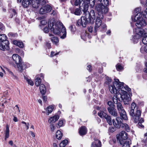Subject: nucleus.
I'll return each mask as SVG.
<instances>
[{
	"mask_svg": "<svg viewBox=\"0 0 147 147\" xmlns=\"http://www.w3.org/2000/svg\"><path fill=\"white\" fill-rule=\"evenodd\" d=\"M124 85V84L123 82H120L118 79H116L113 84L109 86V89L111 93L115 94L116 93L117 91L120 92L122 94H121L119 93L118 95H119L123 100L125 105H128L129 103L131 98L126 91L129 92L131 91V89L127 86H125Z\"/></svg>",
	"mask_w": 147,
	"mask_h": 147,
	"instance_id": "obj_1",
	"label": "nucleus"
},
{
	"mask_svg": "<svg viewBox=\"0 0 147 147\" xmlns=\"http://www.w3.org/2000/svg\"><path fill=\"white\" fill-rule=\"evenodd\" d=\"M48 25L51 31L54 34H59L60 33V38L62 39H64L66 37V29L61 22H57L55 24L53 22L51 23L49 21Z\"/></svg>",
	"mask_w": 147,
	"mask_h": 147,
	"instance_id": "obj_2",
	"label": "nucleus"
},
{
	"mask_svg": "<svg viewBox=\"0 0 147 147\" xmlns=\"http://www.w3.org/2000/svg\"><path fill=\"white\" fill-rule=\"evenodd\" d=\"M12 58L13 60L15 62L19 71L22 72L23 70L25 69L27 67L25 63L22 62L21 57L17 54H13Z\"/></svg>",
	"mask_w": 147,
	"mask_h": 147,
	"instance_id": "obj_3",
	"label": "nucleus"
},
{
	"mask_svg": "<svg viewBox=\"0 0 147 147\" xmlns=\"http://www.w3.org/2000/svg\"><path fill=\"white\" fill-rule=\"evenodd\" d=\"M141 13H138L135 16L134 18L132 17V20L136 22L135 25L138 28H144L146 25L147 23L146 21L144 19V18L140 16Z\"/></svg>",
	"mask_w": 147,
	"mask_h": 147,
	"instance_id": "obj_4",
	"label": "nucleus"
},
{
	"mask_svg": "<svg viewBox=\"0 0 147 147\" xmlns=\"http://www.w3.org/2000/svg\"><path fill=\"white\" fill-rule=\"evenodd\" d=\"M135 107H131V109L129 111V115L132 117V119L134 120V122L136 123L139 121L140 118L141 112L140 110H137L134 113V109Z\"/></svg>",
	"mask_w": 147,
	"mask_h": 147,
	"instance_id": "obj_5",
	"label": "nucleus"
},
{
	"mask_svg": "<svg viewBox=\"0 0 147 147\" xmlns=\"http://www.w3.org/2000/svg\"><path fill=\"white\" fill-rule=\"evenodd\" d=\"M135 107H131V109L129 111V115L132 117V119L134 120V122L136 123L139 121L140 118L141 112L140 110H137L134 113V109Z\"/></svg>",
	"mask_w": 147,
	"mask_h": 147,
	"instance_id": "obj_6",
	"label": "nucleus"
},
{
	"mask_svg": "<svg viewBox=\"0 0 147 147\" xmlns=\"http://www.w3.org/2000/svg\"><path fill=\"white\" fill-rule=\"evenodd\" d=\"M103 18V15L101 12H100L98 15H96V19L95 21V23L94 26V31L96 32L99 29L102 24L101 19Z\"/></svg>",
	"mask_w": 147,
	"mask_h": 147,
	"instance_id": "obj_7",
	"label": "nucleus"
},
{
	"mask_svg": "<svg viewBox=\"0 0 147 147\" xmlns=\"http://www.w3.org/2000/svg\"><path fill=\"white\" fill-rule=\"evenodd\" d=\"M85 16L86 17L89 23L91 24L94 23V21L96 17L94 11L92 9L90 11V12H87Z\"/></svg>",
	"mask_w": 147,
	"mask_h": 147,
	"instance_id": "obj_8",
	"label": "nucleus"
},
{
	"mask_svg": "<svg viewBox=\"0 0 147 147\" xmlns=\"http://www.w3.org/2000/svg\"><path fill=\"white\" fill-rule=\"evenodd\" d=\"M117 107L120 117L124 120H127L128 119L126 112L124 109L121 103L118 102L117 104Z\"/></svg>",
	"mask_w": 147,
	"mask_h": 147,
	"instance_id": "obj_9",
	"label": "nucleus"
},
{
	"mask_svg": "<svg viewBox=\"0 0 147 147\" xmlns=\"http://www.w3.org/2000/svg\"><path fill=\"white\" fill-rule=\"evenodd\" d=\"M127 134L124 131H121L117 136V139L119 143L122 145L128 140Z\"/></svg>",
	"mask_w": 147,
	"mask_h": 147,
	"instance_id": "obj_10",
	"label": "nucleus"
},
{
	"mask_svg": "<svg viewBox=\"0 0 147 147\" xmlns=\"http://www.w3.org/2000/svg\"><path fill=\"white\" fill-rule=\"evenodd\" d=\"M88 23L86 17L82 16L80 19L78 20L76 25V26H82L83 27H86V24Z\"/></svg>",
	"mask_w": 147,
	"mask_h": 147,
	"instance_id": "obj_11",
	"label": "nucleus"
},
{
	"mask_svg": "<svg viewBox=\"0 0 147 147\" xmlns=\"http://www.w3.org/2000/svg\"><path fill=\"white\" fill-rule=\"evenodd\" d=\"M122 119L119 117H118L116 118V120L113 119L112 122L113 125L117 128H120L121 127L123 123L122 122Z\"/></svg>",
	"mask_w": 147,
	"mask_h": 147,
	"instance_id": "obj_12",
	"label": "nucleus"
},
{
	"mask_svg": "<svg viewBox=\"0 0 147 147\" xmlns=\"http://www.w3.org/2000/svg\"><path fill=\"white\" fill-rule=\"evenodd\" d=\"M107 6H103L101 5H98L96 7V9L98 11V14L101 12L102 13H106L108 11V8Z\"/></svg>",
	"mask_w": 147,
	"mask_h": 147,
	"instance_id": "obj_13",
	"label": "nucleus"
},
{
	"mask_svg": "<svg viewBox=\"0 0 147 147\" xmlns=\"http://www.w3.org/2000/svg\"><path fill=\"white\" fill-rule=\"evenodd\" d=\"M52 7L49 5H47L41 7L39 11L40 14H45L50 11L52 10Z\"/></svg>",
	"mask_w": 147,
	"mask_h": 147,
	"instance_id": "obj_14",
	"label": "nucleus"
},
{
	"mask_svg": "<svg viewBox=\"0 0 147 147\" xmlns=\"http://www.w3.org/2000/svg\"><path fill=\"white\" fill-rule=\"evenodd\" d=\"M9 42L7 40L0 43V49L4 51L5 49L8 50L9 49Z\"/></svg>",
	"mask_w": 147,
	"mask_h": 147,
	"instance_id": "obj_15",
	"label": "nucleus"
},
{
	"mask_svg": "<svg viewBox=\"0 0 147 147\" xmlns=\"http://www.w3.org/2000/svg\"><path fill=\"white\" fill-rule=\"evenodd\" d=\"M101 142L97 139H94V141L91 144V147H101Z\"/></svg>",
	"mask_w": 147,
	"mask_h": 147,
	"instance_id": "obj_16",
	"label": "nucleus"
},
{
	"mask_svg": "<svg viewBox=\"0 0 147 147\" xmlns=\"http://www.w3.org/2000/svg\"><path fill=\"white\" fill-rule=\"evenodd\" d=\"M108 111L109 113L111 115L117 117L118 115V113L116 110L115 109V107H112L111 108H108Z\"/></svg>",
	"mask_w": 147,
	"mask_h": 147,
	"instance_id": "obj_17",
	"label": "nucleus"
},
{
	"mask_svg": "<svg viewBox=\"0 0 147 147\" xmlns=\"http://www.w3.org/2000/svg\"><path fill=\"white\" fill-rule=\"evenodd\" d=\"M87 129L84 126H82L79 129V133L80 136H83L86 134L87 133Z\"/></svg>",
	"mask_w": 147,
	"mask_h": 147,
	"instance_id": "obj_18",
	"label": "nucleus"
},
{
	"mask_svg": "<svg viewBox=\"0 0 147 147\" xmlns=\"http://www.w3.org/2000/svg\"><path fill=\"white\" fill-rule=\"evenodd\" d=\"M71 12V13L74 14L76 15H80L82 14L81 9L79 8H77L74 9L73 8L70 9Z\"/></svg>",
	"mask_w": 147,
	"mask_h": 147,
	"instance_id": "obj_19",
	"label": "nucleus"
},
{
	"mask_svg": "<svg viewBox=\"0 0 147 147\" xmlns=\"http://www.w3.org/2000/svg\"><path fill=\"white\" fill-rule=\"evenodd\" d=\"M82 5V6H80V8L84 12V14H85V16L87 12L88 11H87L88 9V4L85 3H83Z\"/></svg>",
	"mask_w": 147,
	"mask_h": 147,
	"instance_id": "obj_20",
	"label": "nucleus"
},
{
	"mask_svg": "<svg viewBox=\"0 0 147 147\" xmlns=\"http://www.w3.org/2000/svg\"><path fill=\"white\" fill-rule=\"evenodd\" d=\"M59 118V116L58 115H56L53 117H51L49 120V122L50 123L53 124L57 121Z\"/></svg>",
	"mask_w": 147,
	"mask_h": 147,
	"instance_id": "obj_21",
	"label": "nucleus"
},
{
	"mask_svg": "<svg viewBox=\"0 0 147 147\" xmlns=\"http://www.w3.org/2000/svg\"><path fill=\"white\" fill-rule=\"evenodd\" d=\"M32 0H23L22 5L25 8L28 7L30 5Z\"/></svg>",
	"mask_w": 147,
	"mask_h": 147,
	"instance_id": "obj_22",
	"label": "nucleus"
},
{
	"mask_svg": "<svg viewBox=\"0 0 147 147\" xmlns=\"http://www.w3.org/2000/svg\"><path fill=\"white\" fill-rule=\"evenodd\" d=\"M32 7L34 8H38L40 5V1L39 0H32L31 2Z\"/></svg>",
	"mask_w": 147,
	"mask_h": 147,
	"instance_id": "obj_23",
	"label": "nucleus"
},
{
	"mask_svg": "<svg viewBox=\"0 0 147 147\" xmlns=\"http://www.w3.org/2000/svg\"><path fill=\"white\" fill-rule=\"evenodd\" d=\"M116 94V95H114L113 97V101L114 103L117 104L118 103V100L120 101V96L119 95H118V94H119L118 93H117V92L116 93H115L114 94Z\"/></svg>",
	"mask_w": 147,
	"mask_h": 147,
	"instance_id": "obj_24",
	"label": "nucleus"
},
{
	"mask_svg": "<svg viewBox=\"0 0 147 147\" xmlns=\"http://www.w3.org/2000/svg\"><path fill=\"white\" fill-rule=\"evenodd\" d=\"M40 93L42 95H44L46 92V88L44 84H40Z\"/></svg>",
	"mask_w": 147,
	"mask_h": 147,
	"instance_id": "obj_25",
	"label": "nucleus"
},
{
	"mask_svg": "<svg viewBox=\"0 0 147 147\" xmlns=\"http://www.w3.org/2000/svg\"><path fill=\"white\" fill-rule=\"evenodd\" d=\"M13 44L16 45L18 46L20 48H23L24 46V44L22 42H20L17 40H14L13 41Z\"/></svg>",
	"mask_w": 147,
	"mask_h": 147,
	"instance_id": "obj_26",
	"label": "nucleus"
},
{
	"mask_svg": "<svg viewBox=\"0 0 147 147\" xmlns=\"http://www.w3.org/2000/svg\"><path fill=\"white\" fill-rule=\"evenodd\" d=\"M142 31V29L138 27L135 28V32L136 33L140 36H142L143 33Z\"/></svg>",
	"mask_w": 147,
	"mask_h": 147,
	"instance_id": "obj_27",
	"label": "nucleus"
},
{
	"mask_svg": "<svg viewBox=\"0 0 147 147\" xmlns=\"http://www.w3.org/2000/svg\"><path fill=\"white\" fill-rule=\"evenodd\" d=\"M101 3L98 5H101L103 6H108L109 4V1L108 0H98Z\"/></svg>",
	"mask_w": 147,
	"mask_h": 147,
	"instance_id": "obj_28",
	"label": "nucleus"
},
{
	"mask_svg": "<svg viewBox=\"0 0 147 147\" xmlns=\"http://www.w3.org/2000/svg\"><path fill=\"white\" fill-rule=\"evenodd\" d=\"M63 136L62 133L59 130L57 131L56 134V137L59 140H60Z\"/></svg>",
	"mask_w": 147,
	"mask_h": 147,
	"instance_id": "obj_29",
	"label": "nucleus"
},
{
	"mask_svg": "<svg viewBox=\"0 0 147 147\" xmlns=\"http://www.w3.org/2000/svg\"><path fill=\"white\" fill-rule=\"evenodd\" d=\"M121 127L124 128L127 132L130 131V128L128 125L126 123H123Z\"/></svg>",
	"mask_w": 147,
	"mask_h": 147,
	"instance_id": "obj_30",
	"label": "nucleus"
},
{
	"mask_svg": "<svg viewBox=\"0 0 147 147\" xmlns=\"http://www.w3.org/2000/svg\"><path fill=\"white\" fill-rule=\"evenodd\" d=\"M6 131H5V140H6L7 138H8L9 136V126L8 125H6Z\"/></svg>",
	"mask_w": 147,
	"mask_h": 147,
	"instance_id": "obj_31",
	"label": "nucleus"
},
{
	"mask_svg": "<svg viewBox=\"0 0 147 147\" xmlns=\"http://www.w3.org/2000/svg\"><path fill=\"white\" fill-rule=\"evenodd\" d=\"M116 79H115L114 81L113 82V83L112 84H110L111 82V78L108 77H106V81L105 82V84L107 85H109V88L110 86L112 85L113 84V83L115 82V80Z\"/></svg>",
	"mask_w": 147,
	"mask_h": 147,
	"instance_id": "obj_32",
	"label": "nucleus"
},
{
	"mask_svg": "<svg viewBox=\"0 0 147 147\" xmlns=\"http://www.w3.org/2000/svg\"><path fill=\"white\" fill-rule=\"evenodd\" d=\"M98 115L100 117L104 118L106 117L107 115L106 113L104 112L103 111H100L98 113Z\"/></svg>",
	"mask_w": 147,
	"mask_h": 147,
	"instance_id": "obj_33",
	"label": "nucleus"
},
{
	"mask_svg": "<svg viewBox=\"0 0 147 147\" xmlns=\"http://www.w3.org/2000/svg\"><path fill=\"white\" fill-rule=\"evenodd\" d=\"M130 143L131 144L130 140H127L123 144H122L123 145L122 147H130Z\"/></svg>",
	"mask_w": 147,
	"mask_h": 147,
	"instance_id": "obj_34",
	"label": "nucleus"
},
{
	"mask_svg": "<svg viewBox=\"0 0 147 147\" xmlns=\"http://www.w3.org/2000/svg\"><path fill=\"white\" fill-rule=\"evenodd\" d=\"M68 141L67 140L62 141L59 144L60 147H65L67 144Z\"/></svg>",
	"mask_w": 147,
	"mask_h": 147,
	"instance_id": "obj_35",
	"label": "nucleus"
},
{
	"mask_svg": "<svg viewBox=\"0 0 147 147\" xmlns=\"http://www.w3.org/2000/svg\"><path fill=\"white\" fill-rule=\"evenodd\" d=\"M51 40L53 43L57 45L59 42V40L58 38L57 37H53L51 38Z\"/></svg>",
	"mask_w": 147,
	"mask_h": 147,
	"instance_id": "obj_36",
	"label": "nucleus"
},
{
	"mask_svg": "<svg viewBox=\"0 0 147 147\" xmlns=\"http://www.w3.org/2000/svg\"><path fill=\"white\" fill-rule=\"evenodd\" d=\"M105 119H106L107 122L108 124L110 125H112V119L110 116L108 115H107V117L105 118Z\"/></svg>",
	"mask_w": 147,
	"mask_h": 147,
	"instance_id": "obj_37",
	"label": "nucleus"
},
{
	"mask_svg": "<svg viewBox=\"0 0 147 147\" xmlns=\"http://www.w3.org/2000/svg\"><path fill=\"white\" fill-rule=\"evenodd\" d=\"M140 51L142 53H147V45L142 46L140 48Z\"/></svg>",
	"mask_w": 147,
	"mask_h": 147,
	"instance_id": "obj_38",
	"label": "nucleus"
},
{
	"mask_svg": "<svg viewBox=\"0 0 147 147\" xmlns=\"http://www.w3.org/2000/svg\"><path fill=\"white\" fill-rule=\"evenodd\" d=\"M139 13H141V15L140 16L141 17L144 18H147V8L145 10L142 12H139Z\"/></svg>",
	"mask_w": 147,
	"mask_h": 147,
	"instance_id": "obj_39",
	"label": "nucleus"
},
{
	"mask_svg": "<svg viewBox=\"0 0 147 147\" xmlns=\"http://www.w3.org/2000/svg\"><path fill=\"white\" fill-rule=\"evenodd\" d=\"M53 107L52 106H49L47 108L46 111L47 113V114L49 115L50 113H51L53 109Z\"/></svg>",
	"mask_w": 147,
	"mask_h": 147,
	"instance_id": "obj_40",
	"label": "nucleus"
},
{
	"mask_svg": "<svg viewBox=\"0 0 147 147\" xmlns=\"http://www.w3.org/2000/svg\"><path fill=\"white\" fill-rule=\"evenodd\" d=\"M7 37L5 34H0V41L1 42L7 40Z\"/></svg>",
	"mask_w": 147,
	"mask_h": 147,
	"instance_id": "obj_41",
	"label": "nucleus"
},
{
	"mask_svg": "<svg viewBox=\"0 0 147 147\" xmlns=\"http://www.w3.org/2000/svg\"><path fill=\"white\" fill-rule=\"evenodd\" d=\"M35 84L37 86H38L40 85L41 83V79L40 78H37L35 79Z\"/></svg>",
	"mask_w": 147,
	"mask_h": 147,
	"instance_id": "obj_42",
	"label": "nucleus"
},
{
	"mask_svg": "<svg viewBox=\"0 0 147 147\" xmlns=\"http://www.w3.org/2000/svg\"><path fill=\"white\" fill-rule=\"evenodd\" d=\"M6 69L8 71L9 74L12 78L13 79H15L17 78L16 76L13 74V73L11 71H10L9 69L7 68H6Z\"/></svg>",
	"mask_w": 147,
	"mask_h": 147,
	"instance_id": "obj_43",
	"label": "nucleus"
},
{
	"mask_svg": "<svg viewBox=\"0 0 147 147\" xmlns=\"http://www.w3.org/2000/svg\"><path fill=\"white\" fill-rule=\"evenodd\" d=\"M116 69L118 71H120L123 69V67L121 64H117L116 66Z\"/></svg>",
	"mask_w": 147,
	"mask_h": 147,
	"instance_id": "obj_44",
	"label": "nucleus"
},
{
	"mask_svg": "<svg viewBox=\"0 0 147 147\" xmlns=\"http://www.w3.org/2000/svg\"><path fill=\"white\" fill-rule=\"evenodd\" d=\"M107 104L109 106L108 108H111L112 107H114L115 105L111 101H109L107 102Z\"/></svg>",
	"mask_w": 147,
	"mask_h": 147,
	"instance_id": "obj_45",
	"label": "nucleus"
},
{
	"mask_svg": "<svg viewBox=\"0 0 147 147\" xmlns=\"http://www.w3.org/2000/svg\"><path fill=\"white\" fill-rule=\"evenodd\" d=\"M63 122L62 120H59V122L57 124V128H60V127H62L63 126Z\"/></svg>",
	"mask_w": 147,
	"mask_h": 147,
	"instance_id": "obj_46",
	"label": "nucleus"
},
{
	"mask_svg": "<svg viewBox=\"0 0 147 147\" xmlns=\"http://www.w3.org/2000/svg\"><path fill=\"white\" fill-rule=\"evenodd\" d=\"M25 79L26 80L28 84L32 86L33 85L34 83L31 80L26 78H25Z\"/></svg>",
	"mask_w": 147,
	"mask_h": 147,
	"instance_id": "obj_47",
	"label": "nucleus"
},
{
	"mask_svg": "<svg viewBox=\"0 0 147 147\" xmlns=\"http://www.w3.org/2000/svg\"><path fill=\"white\" fill-rule=\"evenodd\" d=\"M69 29L72 32H74L76 30L75 26L74 25H71L69 27Z\"/></svg>",
	"mask_w": 147,
	"mask_h": 147,
	"instance_id": "obj_48",
	"label": "nucleus"
},
{
	"mask_svg": "<svg viewBox=\"0 0 147 147\" xmlns=\"http://www.w3.org/2000/svg\"><path fill=\"white\" fill-rule=\"evenodd\" d=\"M88 1L89 2L90 6L92 7H93L94 6L95 2V0H89Z\"/></svg>",
	"mask_w": 147,
	"mask_h": 147,
	"instance_id": "obj_49",
	"label": "nucleus"
},
{
	"mask_svg": "<svg viewBox=\"0 0 147 147\" xmlns=\"http://www.w3.org/2000/svg\"><path fill=\"white\" fill-rule=\"evenodd\" d=\"M22 123L24 124V126L26 127L27 129H29V123H26L24 121H22Z\"/></svg>",
	"mask_w": 147,
	"mask_h": 147,
	"instance_id": "obj_50",
	"label": "nucleus"
},
{
	"mask_svg": "<svg viewBox=\"0 0 147 147\" xmlns=\"http://www.w3.org/2000/svg\"><path fill=\"white\" fill-rule=\"evenodd\" d=\"M100 27L103 30H105L107 29V26L106 24L104 23H102L100 26Z\"/></svg>",
	"mask_w": 147,
	"mask_h": 147,
	"instance_id": "obj_51",
	"label": "nucleus"
},
{
	"mask_svg": "<svg viewBox=\"0 0 147 147\" xmlns=\"http://www.w3.org/2000/svg\"><path fill=\"white\" fill-rule=\"evenodd\" d=\"M142 32L143 34H142V36H147V29L145 28L144 30L142 29Z\"/></svg>",
	"mask_w": 147,
	"mask_h": 147,
	"instance_id": "obj_52",
	"label": "nucleus"
},
{
	"mask_svg": "<svg viewBox=\"0 0 147 147\" xmlns=\"http://www.w3.org/2000/svg\"><path fill=\"white\" fill-rule=\"evenodd\" d=\"M142 42L144 44H147V36H146L143 38L142 39Z\"/></svg>",
	"mask_w": 147,
	"mask_h": 147,
	"instance_id": "obj_53",
	"label": "nucleus"
},
{
	"mask_svg": "<svg viewBox=\"0 0 147 147\" xmlns=\"http://www.w3.org/2000/svg\"><path fill=\"white\" fill-rule=\"evenodd\" d=\"M81 0H76L74 3V5L76 6L80 5L81 2Z\"/></svg>",
	"mask_w": 147,
	"mask_h": 147,
	"instance_id": "obj_54",
	"label": "nucleus"
},
{
	"mask_svg": "<svg viewBox=\"0 0 147 147\" xmlns=\"http://www.w3.org/2000/svg\"><path fill=\"white\" fill-rule=\"evenodd\" d=\"M88 31L90 32H92L93 30V26H90L88 28Z\"/></svg>",
	"mask_w": 147,
	"mask_h": 147,
	"instance_id": "obj_55",
	"label": "nucleus"
},
{
	"mask_svg": "<svg viewBox=\"0 0 147 147\" xmlns=\"http://www.w3.org/2000/svg\"><path fill=\"white\" fill-rule=\"evenodd\" d=\"M59 53V52L55 53V52L52 51L51 52V57H53L54 56H55L58 54Z\"/></svg>",
	"mask_w": 147,
	"mask_h": 147,
	"instance_id": "obj_56",
	"label": "nucleus"
},
{
	"mask_svg": "<svg viewBox=\"0 0 147 147\" xmlns=\"http://www.w3.org/2000/svg\"><path fill=\"white\" fill-rule=\"evenodd\" d=\"M16 35V34L12 33H9L8 34V36L9 37H15Z\"/></svg>",
	"mask_w": 147,
	"mask_h": 147,
	"instance_id": "obj_57",
	"label": "nucleus"
},
{
	"mask_svg": "<svg viewBox=\"0 0 147 147\" xmlns=\"http://www.w3.org/2000/svg\"><path fill=\"white\" fill-rule=\"evenodd\" d=\"M40 23L42 25H45L47 24V22L46 20H43L41 21Z\"/></svg>",
	"mask_w": 147,
	"mask_h": 147,
	"instance_id": "obj_58",
	"label": "nucleus"
},
{
	"mask_svg": "<svg viewBox=\"0 0 147 147\" xmlns=\"http://www.w3.org/2000/svg\"><path fill=\"white\" fill-rule=\"evenodd\" d=\"M0 29L2 30H5V27L1 22H0Z\"/></svg>",
	"mask_w": 147,
	"mask_h": 147,
	"instance_id": "obj_59",
	"label": "nucleus"
},
{
	"mask_svg": "<svg viewBox=\"0 0 147 147\" xmlns=\"http://www.w3.org/2000/svg\"><path fill=\"white\" fill-rule=\"evenodd\" d=\"M51 124L50 125V127L51 129V130L52 131H53L55 129V127L54 126V125L53 124L51 123Z\"/></svg>",
	"mask_w": 147,
	"mask_h": 147,
	"instance_id": "obj_60",
	"label": "nucleus"
},
{
	"mask_svg": "<svg viewBox=\"0 0 147 147\" xmlns=\"http://www.w3.org/2000/svg\"><path fill=\"white\" fill-rule=\"evenodd\" d=\"M141 11V8H140L138 7L136 8L134 10V12L136 13H137L138 12H140V11Z\"/></svg>",
	"mask_w": 147,
	"mask_h": 147,
	"instance_id": "obj_61",
	"label": "nucleus"
},
{
	"mask_svg": "<svg viewBox=\"0 0 147 147\" xmlns=\"http://www.w3.org/2000/svg\"><path fill=\"white\" fill-rule=\"evenodd\" d=\"M43 30L45 33H47L49 31V29L48 27H46L44 28Z\"/></svg>",
	"mask_w": 147,
	"mask_h": 147,
	"instance_id": "obj_62",
	"label": "nucleus"
},
{
	"mask_svg": "<svg viewBox=\"0 0 147 147\" xmlns=\"http://www.w3.org/2000/svg\"><path fill=\"white\" fill-rule=\"evenodd\" d=\"M46 45L47 47L48 48V49H50L51 48V44L49 42H46Z\"/></svg>",
	"mask_w": 147,
	"mask_h": 147,
	"instance_id": "obj_63",
	"label": "nucleus"
},
{
	"mask_svg": "<svg viewBox=\"0 0 147 147\" xmlns=\"http://www.w3.org/2000/svg\"><path fill=\"white\" fill-rule=\"evenodd\" d=\"M42 98L44 101L45 102H46L47 101V97L45 96H42Z\"/></svg>",
	"mask_w": 147,
	"mask_h": 147,
	"instance_id": "obj_64",
	"label": "nucleus"
}]
</instances>
